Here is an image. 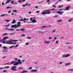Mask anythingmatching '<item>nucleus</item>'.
<instances>
[{
  "mask_svg": "<svg viewBox=\"0 0 73 73\" xmlns=\"http://www.w3.org/2000/svg\"><path fill=\"white\" fill-rule=\"evenodd\" d=\"M7 21V23H8V22H9V21H10V20H8L7 19H6V20H5V21Z\"/></svg>",
  "mask_w": 73,
  "mask_h": 73,
  "instance_id": "nucleus-29",
  "label": "nucleus"
},
{
  "mask_svg": "<svg viewBox=\"0 0 73 73\" xmlns=\"http://www.w3.org/2000/svg\"><path fill=\"white\" fill-rule=\"evenodd\" d=\"M59 64H63V62H60L59 63Z\"/></svg>",
  "mask_w": 73,
  "mask_h": 73,
  "instance_id": "nucleus-48",
  "label": "nucleus"
},
{
  "mask_svg": "<svg viewBox=\"0 0 73 73\" xmlns=\"http://www.w3.org/2000/svg\"><path fill=\"white\" fill-rule=\"evenodd\" d=\"M71 65V63H66L65 64V66H68V65Z\"/></svg>",
  "mask_w": 73,
  "mask_h": 73,
  "instance_id": "nucleus-13",
  "label": "nucleus"
},
{
  "mask_svg": "<svg viewBox=\"0 0 73 73\" xmlns=\"http://www.w3.org/2000/svg\"><path fill=\"white\" fill-rule=\"evenodd\" d=\"M6 57H7V56H4L3 57H2V58H3V59H4V58H6Z\"/></svg>",
  "mask_w": 73,
  "mask_h": 73,
  "instance_id": "nucleus-36",
  "label": "nucleus"
},
{
  "mask_svg": "<svg viewBox=\"0 0 73 73\" xmlns=\"http://www.w3.org/2000/svg\"><path fill=\"white\" fill-rule=\"evenodd\" d=\"M8 38H9V37L8 36H5L3 37V39L2 40L4 41V40H6L7 39H8Z\"/></svg>",
  "mask_w": 73,
  "mask_h": 73,
  "instance_id": "nucleus-8",
  "label": "nucleus"
},
{
  "mask_svg": "<svg viewBox=\"0 0 73 73\" xmlns=\"http://www.w3.org/2000/svg\"><path fill=\"white\" fill-rule=\"evenodd\" d=\"M23 7H25V6H26V5H22Z\"/></svg>",
  "mask_w": 73,
  "mask_h": 73,
  "instance_id": "nucleus-58",
  "label": "nucleus"
},
{
  "mask_svg": "<svg viewBox=\"0 0 73 73\" xmlns=\"http://www.w3.org/2000/svg\"><path fill=\"white\" fill-rule=\"evenodd\" d=\"M4 69V68H0V70H1V69Z\"/></svg>",
  "mask_w": 73,
  "mask_h": 73,
  "instance_id": "nucleus-56",
  "label": "nucleus"
},
{
  "mask_svg": "<svg viewBox=\"0 0 73 73\" xmlns=\"http://www.w3.org/2000/svg\"><path fill=\"white\" fill-rule=\"evenodd\" d=\"M26 20H27V19L26 18H24L23 19V23H26Z\"/></svg>",
  "mask_w": 73,
  "mask_h": 73,
  "instance_id": "nucleus-25",
  "label": "nucleus"
},
{
  "mask_svg": "<svg viewBox=\"0 0 73 73\" xmlns=\"http://www.w3.org/2000/svg\"><path fill=\"white\" fill-rule=\"evenodd\" d=\"M62 21V19H60L58 21H57V22L58 23H59V22H61V21Z\"/></svg>",
  "mask_w": 73,
  "mask_h": 73,
  "instance_id": "nucleus-23",
  "label": "nucleus"
},
{
  "mask_svg": "<svg viewBox=\"0 0 73 73\" xmlns=\"http://www.w3.org/2000/svg\"><path fill=\"white\" fill-rule=\"evenodd\" d=\"M10 63L11 65L13 64L14 65L16 66L20 65V64H23V62L21 61H18L17 62H16V61H13L10 62Z\"/></svg>",
  "mask_w": 73,
  "mask_h": 73,
  "instance_id": "nucleus-2",
  "label": "nucleus"
},
{
  "mask_svg": "<svg viewBox=\"0 0 73 73\" xmlns=\"http://www.w3.org/2000/svg\"><path fill=\"white\" fill-rule=\"evenodd\" d=\"M44 44H48L50 43V41L46 40L44 42Z\"/></svg>",
  "mask_w": 73,
  "mask_h": 73,
  "instance_id": "nucleus-7",
  "label": "nucleus"
},
{
  "mask_svg": "<svg viewBox=\"0 0 73 73\" xmlns=\"http://www.w3.org/2000/svg\"><path fill=\"white\" fill-rule=\"evenodd\" d=\"M68 70H69V71H73V69H70Z\"/></svg>",
  "mask_w": 73,
  "mask_h": 73,
  "instance_id": "nucleus-40",
  "label": "nucleus"
},
{
  "mask_svg": "<svg viewBox=\"0 0 73 73\" xmlns=\"http://www.w3.org/2000/svg\"><path fill=\"white\" fill-rule=\"evenodd\" d=\"M14 30V29H9V31H13Z\"/></svg>",
  "mask_w": 73,
  "mask_h": 73,
  "instance_id": "nucleus-28",
  "label": "nucleus"
},
{
  "mask_svg": "<svg viewBox=\"0 0 73 73\" xmlns=\"http://www.w3.org/2000/svg\"><path fill=\"white\" fill-rule=\"evenodd\" d=\"M52 37L51 36H50V37H49V38H48V39H49V40H51V39H52Z\"/></svg>",
  "mask_w": 73,
  "mask_h": 73,
  "instance_id": "nucleus-42",
  "label": "nucleus"
},
{
  "mask_svg": "<svg viewBox=\"0 0 73 73\" xmlns=\"http://www.w3.org/2000/svg\"><path fill=\"white\" fill-rule=\"evenodd\" d=\"M69 8H70V7H69V6H68V7H66L65 10H69L70 9H69Z\"/></svg>",
  "mask_w": 73,
  "mask_h": 73,
  "instance_id": "nucleus-22",
  "label": "nucleus"
},
{
  "mask_svg": "<svg viewBox=\"0 0 73 73\" xmlns=\"http://www.w3.org/2000/svg\"><path fill=\"white\" fill-rule=\"evenodd\" d=\"M24 19H20V20H19V21H23V20Z\"/></svg>",
  "mask_w": 73,
  "mask_h": 73,
  "instance_id": "nucleus-52",
  "label": "nucleus"
},
{
  "mask_svg": "<svg viewBox=\"0 0 73 73\" xmlns=\"http://www.w3.org/2000/svg\"><path fill=\"white\" fill-rule=\"evenodd\" d=\"M29 70H30V69H32V67H30L29 68Z\"/></svg>",
  "mask_w": 73,
  "mask_h": 73,
  "instance_id": "nucleus-49",
  "label": "nucleus"
},
{
  "mask_svg": "<svg viewBox=\"0 0 73 73\" xmlns=\"http://www.w3.org/2000/svg\"><path fill=\"white\" fill-rule=\"evenodd\" d=\"M30 21H31V23H35L37 22V21H36V20L35 19L33 20V18L32 17L30 18Z\"/></svg>",
  "mask_w": 73,
  "mask_h": 73,
  "instance_id": "nucleus-5",
  "label": "nucleus"
},
{
  "mask_svg": "<svg viewBox=\"0 0 73 73\" xmlns=\"http://www.w3.org/2000/svg\"><path fill=\"white\" fill-rule=\"evenodd\" d=\"M68 49H71L72 48V47H71L70 46H69L68 47Z\"/></svg>",
  "mask_w": 73,
  "mask_h": 73,
  "instance_id": "nucleus-55",
  "label": "nucleus"
},
{
  "mask_svg": "<svg viewBox=\"0 0 73 73\" xmlns=\"http://www.w3.org/2000/svg\"><path fill=\"white\" fill-rule=\"evenodd\" d=\"M7 1L6 2L5 4H9L10 3V1H11L12 0H7Z\"/></svg>",
  "mask_w": 73,
  "mask_h": 73,
  "instance_id": "nucleus-15",
  "label": "nucleus"
},
{
  "mask_svg": "<svg viewBox=\"0 0 73 73\" xmlns=\"http://www.w3.org/2000/svg\"><path fill=\"white\" fill-rule=\"evenodd\" d=\"M4 65H11V63H10V62H9L7 63L4 64Z\"/></svg>",
  "mask_w": 73,
  "mask_h": 73,
  "instance_id": "nucleus-19",
  "label": "nucleus"
},
{
  "mask_svg": "<svg viewBox=\"0 0 73 73\" xmlns=\"http://www.w3.org/2000/svg\"><path fill=\"white\" fill-rule=\"evenodd\" d=\"M8 35V33H5L3 34L2 35V36H7Z\"/></svg>",
  "mask_w": 73,
  "mask_h": 73,
  "instance_id": "nucleus-27",
  "label": "nucleus"
},
{
  "mask_svg": "<svg viewBox=\"0 0 73 73\" xmlns=\"http://www.w3.org/2000/svg\"><path fill=\"white\" fill-rule=\"evenodd\" d=\"M11 3L13 4H14V1H11Z\"/></svg>",
  "mask_w": 73,
  "mask_h": 73,
  "instance_id": "nucleus-41",
  "label": "nucleus"
},
{
  "mask_svg": "<svg viewBox=\"0 0 73 73\" xmlns=\"http://www.w3.org/2000/svg\"><path fill=\"white\" fill-rule=\"evenodd\" d=\"M8 13H11V11H9L8 12Z\"/></svg>",
  "mask_w": 73,
  "mask_h": 73,
  "instance_id": "nucleus-62",
  "label": "nucleus"
},
{
  "mask_svg": "<svg viewBox=\"0 0 73 73\" xmlns=\"http://www.w3.org/2000/svg\"><path fill=\"white\" fill-rule=\"evenodd\" d=\"M13 12H17V10H13Z\"/></svg>",
  "mask_w": 73,
  "mask_h": 73,
  "instance_id": "nucleus-61",
  "label": "nucleus"
},
{
  "mask_svg": "<svg viewBox=\"0 0 73 73\" xmlns=\"http://www.w3.org/2000/svg\"><path fill=\"white\" fill-rule=\"evenodd\" d=\"M70 56V54H63L62 56V58H64V57H68Z\"/></svg>",
  "mask_w": 73,
  "mask_h": 73,
  "instance_id": "nucleus-4",
  "label": "nucleus"
},
{
  "mask_svg": "<svg viewBox=\"0 0 73 73\" xmlns=\"http://www.w3.org/2000/svg\"><path fill=\"white\" fill-rule=\"evenodd\" d=\"M25 5L26 6H31V4L27 3L25 4Z\"/></svg>",
  "mask_w": 73,
  "mask_h": 73,
  "instance_id": "nucleus-14",
  "label": "nucleus"
},
{
  "mask_svg": "<svg viewBox=\"0 0 73 73\" xmlns=\"http://www.w3.org/2000/svg\"><path fill=\"white\" fill-rule=\"evenodd\" d=\"M11 28H14L15 29H16V25H12L11 26Z\"/></svg>",
  "mask_w": 73,
  "mask_h": 73,
  "instance_id": "nucleus-10",
  "label": "nucleus"
},
{
  "mask_svg": "<svg viewBox=\"0 0 73 73\" xmlns=\"http://www.w3.org/2000/svg\"><path fill=\"white\" fill-rule=\"evenodd\" d=\"M14 47H15V46H12L11 47H10L9 48L10 49H11L12 48H14Z\"/></svg>",
  "mask_w": 73,
  "mask_h": 73,
  "instance_id": "nucleus-35",
  "label": "nucleus"
},
{
  "mask_svg": "<svg viewBox=\"0 0 73 73\" xmlns=\"http://www.w3.org/2000/svg\"><path fill=\"white\" fill-rule=\"evenodd\" d=\"M27 39H31V37H27Z\"/></svg>",
  "mask_w": 73,
  "mask_h": 73,
  "instance_id": "nucleus-47",
  "label": "nucleus"
},
{
  "mask_svg": "<svg viewBox=\"0 0 73 73\" xmlns=\"http://www.w3.org/2000/svg\"><path fill=\"white\" fill-rule=\"evenodd\" d=\"M21 25H20V24H17V25H16V28H19V27H21Z\"/></svg>",
  "mask_w": 73,
  "mask_h": 73,
  "instance_id": "nucleus-17",
  "label": "nucleus"
},
{
  "mask_svg": "<svg viewBox=\"0 0 73 73\" xmlns=\"http://www.w3.org/2000/svg\"><path fill=\"white\" fill-rule=\"evenodd\" d=\"M9 8H10V9H11V8H12V7H7V9H9Z\"/></svg>",
  "mask_w": 73,
  "mask_h": 73,
  "instance_id": "nucleus-43",
  "label": "nucleus"
},
{
  "mask_svg": "<svg viewBox=\"0 0 73 73\" xmlns=\"http://www.w3.org/2000/svg\"><path fill=\"white\" fill-rule=\"evenodd\" d=\"M16 20L14 19L13 20V21L12 22V24H15L16 23Z\"/></svg>",
  "mask_w": 73,
  "mask_h": 73,
  "instance_id": "nucleus-18",
  "label": "nucleus"
},
{
  "mask_svg": "<svg viewBox=\"0 0 73 73\" xmlns=\"http://www.w3.org/2000/svg\"><path fill=\"white\" fill-rule=\"evenodd\" d=\"M3 49H6L7 48V47L6 46H4L3 47Z\"/></svg>",
  "mask_w": 73,
  "mask_h": 73,
  "instance_id": "nucleus-30",
  "label": "nucleus"
},
{
  "mask_svg": "<svg viewBox=\"0 0 73 73\" xmlns=\"http://www.w3.org/2000/svg\"><path fill=\"white\" fill-rule=\"evenodd\" d=\"M21 37H25V34H23L21 36Z\"/></svg>",
  "mask_w": 73,
  "mask_h": 73,
  "instance_id": "nucleus-34",
  "label": "nucleus"
},
{
  "mask_svg": "<svg viewBox=\"0 0 73 73\" xmlns=\"http://www.w3.org/2000/svg\"><path fill=\"white\" fill-rule=\"evenodd\" d=\"M58 15H55V16L54 17V18H55V17H58Z\"/></svg>",
  "mask_w": 73,
  "mask_h": 73,
  "instance_id": "nucleus-53",
  "label": "nucleus"
},
{
  "mask_svg": "<svg viewBox=\"0 0 73 73\" xmlns=\"http://www.w3.org/2000/svg\"><path fill=\"white\" fill-rule=\"evenodd\" d=\"M72 44V43H66V44Z\"/></svg>",
  "mask_w": 73,
  "mask_h": 73,
  "instance_id": "nucleus-54",
  "label": "nucleus"
},
{
  "mask_svg": "<svg viewBox=\"0 0 73 73\" xmlns=\"http://www.w3.org/2000/svg\"><path fill=\"white\" fill-rule=\"evenodd\" d=\"M56 30H54L53 31H52V33H55L56 32Z\"/></svg>",
  "mask_w": 73,
  "mask_h": 73,
  "instance_id": "nucleus-37",
  "label": "nucleus"
},
{
  "mask_svg": "<svg viewBox=\"0 0 73 73\" xmlns=\"http://www.w3.org/2000/svg\"><path fill=\"white\" fill-rule=\"evenodd\" d=\"M9 66H6L4 68V69H8L9 68Z\"/></svg>",
  "mask_w": 73,
  "mask_h": 73,
  "instance_id": "nucleus-26",
  "label": "nucleus"
},
{
  "mask_svg": "<svg viewBox=\"0 0 73 73\" xmlns=\"http://www.w3.org/2000/svg\"><path fill=\"white\" fill-rule=\"evenodd\" d=\"M47 3H49V2H50V0H47Z\"/></svg>",
  "mask_w": 73,
  "mask_h": 73,
  "instance_id": "nucleus-60",
  "label": "nucleus"
},
{
  "mask_svg": "<svg viewBox=\"0 0 73 73\" xmlns=\"http://www.w3.org/2000/svg\"><path fill=\"white\" fill-rule=\"evenodd\" d=\"M48 27L47 26H43L42 27V28H47Z\"/></svg>",
  "mask_w": 73,
  "mask_h": 73,
  "instance_id": "nucleus-33",
  "label": "nucleus"
},
{
  "mask_svg": "<svg viewBox=\"0 0 73 73\" xmlns=\"http://www.w3.org/2000/svg\"><path fill=\"white\" fill-rule=\"evenodd\" d=\"M8 16V14H3L1 15V17H3V16Z\"/></svg>",
  "mask_w": 73,
  "mask_h": 73,
  "instance_id": "nucleus-12",
  "label": "nucleus"
},
{
  "mask_svg": "<svg viewBox=\"0 0 73 73\" xmlns=\"http://www.w3.org/2000/svg\"><path fill=\"white\" fill-rule=\"evenodd\" d=\"M36 13H40V11H37L36 12Z\"/></svg>",
  "mask_w": 73,
  "mask_h": 73,
  "instance_id": "nucleus-57",
  "label": "nucleus"
},
{
  "mask_svg": "<svg viewBox=\"0 0 73 73\" xmlns=\"http://www.w3.org/2000/svg\"><path fill=\"white\" fill-rule=\"evenodd\" d=\"M25 60H22L21 61L22 62H24V61H25Z\"/></svg>",
  "mask_w": 73,
  "mask_h": 73,
  "instance_id": "nucleus-63",
  "label": "nucleus"
},
{
  "mask_svg": "<svg viewBox=\"0 0 73 73\" xmlns=\"http://www.w3.org/2000/svg\"><path fill=\"white\" fill-rule=\"evenodd\" d=\"M3 52H8V50L6 49H4L3 50Z\"/></svg>",
  "mask_w": 73,
  "mask_h": 73,
  "instance_id": "nucleus-21",
  "label": "nucleus"
},
{
  "mask_svg": "<svg viewBox=\"0 0 73 73\" xmlns=\"http://www.w3.org/2000/svg\"><path fill=\"white\" fill-rule=\"evenodd\" d=\"M2 43H3V44H7V42H5V41H4L3 42H2Z\"/></svg>",
  "mask_w": 73,
  "mask_h": 73,
  "instance_id": "nucleus-46",
  "label": "nucleus"
},
{
  "mask_svg": "<svg viewBox=\"0 0 73 73\" xmlns=\"http://www.w3.org/2000/svg\"><path fill=\"white\" fill-rule=\"evenodd\" d=\"M18 41L17 40H6V44H9L11 45V44H12V42H17Z\"/></svg>",
  "mask_w": 73,
  "mask_h": 73,
  "instance_id": "nucleus-3",
  "label": "nucleus"
},
{
  "mask_svg": "<svg viewBox=\"0 0 73 73\" xmlns=\"http://www.w3.org/2000/svg\"><path fill=\"white\" fill-rule=\"evenodd\" d=\"M5 29H6V30H8V31H9V29H8V28H5Z\"/></svg>",
  "mask_w": 73,
  "mask_h": 73,
  "instance_id": "nucleus-45",
  "label": "nucleus"
},
{
  "mask_svg": "<svg viewBox=\"0 0 73 73\" xmlns=\"http://www.w3.org/2000/svg\"><path fill=\"white\" fill-rule=\"evenodd\" d=\"M31 72H37V70H31L30 71Z\"/></svg>",
  "mask_w": 73,
  "mask_h": 73,
  "instance_id": "nucleus-11",
  "label": "nucleus"
},
{
  "mask_svg": "<svg viewBox=\"0 0 73 73\" xmlns=\"http://www.w3.org/2000/svg\"><path fill=\"white\" fill-rule=\"evenodd\" d=\"M38 33H42V34H43V33H43V32L42 31H39L38 32Z\"/></svg>",
  "mask_w": 73,
  "mask_h": 73,
  "instance_id": "nucleus-31",
  "label": "nucleus"
},
{
  "mask_svg": "<svg viewBox=\"0 0 73 73\" xmlns=\"http://www.w3.org/2000/svg\"><path fill=\"white\" fill-rule=\"evenodd\" d=\"M21 22H19L17 23L18 24H21Z\"/></svg>",
  "mask_w": 73,
  "mask_h": 73,
  "instance_id": "nucleus-51",
  "label": "nucleus"
},
{
  "mask_svg": "<svg viewBox=\"0 0 73 73\" xmlns=\"http://www.w3.org/2000/svg\"><path fill=\"white\" fill-rule=\"evenodd\" d=\"M28 72V71H25V70H23V72H22L21 73H27Z\"/></svg>",
  "mask_w": 73,
  "mask_h": 73,
  "instance_id": "nucleus-20",
  "label": "nucleus"
},
{
  "mask_svg": "<svg viewBox=\"0 0 73 73\" xmlns=\"http://www.w3.org/2000/svg\"><path fill=\"white\" fill-rule=\"evenodd\" d=\"M21 2H22L21 1L19 0L18 1V3H21Z\"/></svg>",
  "mask_w": 73,
  "mask_h": 73,
  "instance_id": "nucleus-59",
  "label": "nucleus"
},
{
  "mask_svg": "<svg viewBox=\"0 0 73 73\" xmlns=\"http://www.w3.org/2000/svg\"><path fill=\"white\" fill-rule=\"evenodd\" d=\"M72 20H73V19L72 18V19H71L70 20H68V21L69 22H71V21H72Z\"/></svg>",
  "mask_w": 73,
  "mask_h": 73,
  "instance_id": "nucleus-38",
  "label": "nucleus"
},
{
  "mask_svg": "<svg viewBox=\"0 0 73 73\" xmlns=\"http://www.w3.org/2000/svg\"><path fill=\"white\" fill-rule=\"evenodd\" d=\"M9 26V24H8L7 25H5L4 27H8Z\"/></svg>",
  "mask_w": 73,
  "mask_h": 73,
  "instance_id": "nucleus-32",
  "label": "nucleus"
},
{
  "mask_svg": "<svg viewBox=\"0 0 73 73\" xmlns=\"http://www.w3.org/2000/svg\"><path fill=\"white\" fill-rule=\"evenodd\" d=\"M55 9H48L43 11V12L41 13V15H46V14H50V12L48 11H54Z\"/></svg>",
  "mask_w": 73,
  "mask_h": 73,
  "instance_id": "nucleus-1",
  "label": "nucleus"
},
{
  "mask_svg": "<svg viewBox=\"0 0 73 73\" xmlns=\"http://www.w3.org/2000/svg\"><path fill=\"white\" fill-rule=\"evenodd\" d=\"M17 68L16 66H13L11 68V69L12 70L16 71V70H17V69L15 68Z\"/></svg>",
  "mask_w": 73,
  "mask_h": 73,
  "instance_id": "nucleus-6",
  "label": "nucleus"
},
{
  "mask_svg": "<svg viewBox=\"0 0 73 73\" xmlns=\"http://www.w3.org/2000/svg\"><path fill=\"white\" fill-rule=\"evenodd\" d=\"M64 7V5H62L58 6V7L59 8H61V7Z\"/></svg>",
  "mask_w": 73,
  "mask_h": 73,
  "instance_id": "nucleus-24",
  "label": "nucleus"
},
{
  "mask_svg": "<svg viewBox=\"0 0 73 73\" xmlns=\"http://www.w3.org/2000/svg\"><path fill=\"white\" fill-rule=\"evenodd\" d=\"M20 31H22V32H24L25 31V29L24 28H23L21 29H19Z\"/></svg>",
  "mask_w": 73,
  "mask_h": 73,
  "instance_id": "nucleus-9",
  "label": "nucleus"
},
{
  "mask_svg": "<svg viewBox=\"0 0 73 73\" xmlns=\"http://www.w3.org/2000/svg\"><path fill=\"white\" fill-rule=\"evenodd\" d=\"M29 43H26V45H29Z\"/></svg>",
  "mask_w": 73,
  "mask_h": 73,
  "instance_id": "nucleus-64",
  "label": "nucleus"
},
{
  "mask_svg": "<svg viewBox=\"0 0 73 73\" xmlns=\"http://www.w3.org/2000/svg\"><path fill=\"white\" fill-rule=\"evenodd\" d=\"M58 40H57L56 41L55 43L57 44H58Z\"/></svg>",
  "mask_w": 73,
  "mask_h": 73,
  "instance_id": "nucleus-39",
  "label": "nucleus"
},
{
  "mask_svg": "<svg viewBox=\"0 0 73 73\" xmlns=\"http://www.w3.org/2000/svg\"><path fill=\"white\" fill-rule=\"evenodd\" d=\"M57 13H59V14L61 15H62V13H64V12L63 11H62L61 12H58Z\"/></svg>",
  "mask_w": 73,
  "mask_h": 73,
  "instance_id": "nucleus-16",
  "label": "nucleus"
},
{
  "mask_svg": "<svg viewBox=\"0 0 73 73\" xmlns=\"http://www.w3.org/2000/svg\"><path fill=\"white\" fill-rule=\"evenodd\" d=\"M18 46H19V45H18V44H16V45H15V47L16 48H17V47H18Z\"/></svg>",
  "mask_w": 73,
  "mask_h": 73,
  "instance_id": "nucleus-50",
  "label": "nucleus"
},
{
  "mask_svg": "<svg viewBox=\"0 0 73 73\" xmlns=\"http://www.w3.org/2000/svg\"><path fill=\"white\" fill-rule=\"evenodd\" d=\"M17 44L16 43H13L12 42L11 44H14V45H16Z\"/></svg>",
  "mask_w": 73,
  "mask_h": 73,
  "instance_id": "nucleus-44",
  "label": "nucleus"
}]
</instances>
